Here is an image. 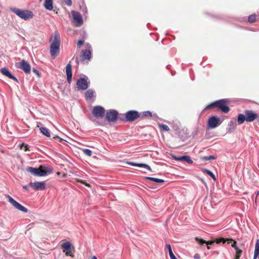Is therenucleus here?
I'll use <instances>...</instances> for the list:
<instances>
[{
	"label": "nucleus",
	"mask_w": 259,
	"mask_h": 259,
	"mask_svg": "<svg viewBox=\"0 0 259 259\" xmlns=\"http://www.w3.org/2000/svg\"><path fill=\"white\" fill-rule=\"evenodd\" d=\"M2 55L3 54L1 52H0V57L2 56Z\"/></svg>",
	"instance_id": "obj_57"
},
{
	"label": "nucleus",
	"mask_w": 259,
	"mask_h": 259,
	"mask_svg": "<svg viewBox=\"0 0 259 259\" xmlns=\"http://www.w3.org/2000/svg\"><path fill=\"white\" fill-rule=\"evenodd\" d=\"M228 102V100L227 99H223L215 101L217 108L222 112L227 113L230 110V108L227 105Z\"/></svg>",
	"instance_id": "obj_5"
},
{
	"label": "nucleus",
	"mask_w": 259,
	"mask_h": 259,
	"mask_svg": "<svg viewBox=\"0 0 259 259\" xmlns=\"http://www.w3.org/2000/svg\"><path fill=\"white\" fill-rule=\"evenodd\" d=\"M235 259H240V258H238V257H235Z\"/></svg>",
	"instance_id": "obj_59"
},
{
	"label": "nucleus",
	"mask_w": 259,
	"mask_h": 259,
	"mask_svg": "<svg viewBox=\"0 0 259 259\" xmlns=\"http://www.w3.org/2000/svg\"><path fill=\"white\" fill-rule=\"evenodd\" d=\"M29 185L32 187L35 191L44 190L46 188V183L45 182H30Z\"/></svg>",
	"instance_id": "obj_13"
},
{
	"label": "nucleus",
	"mask_w": 259,
	"mask_h": 259,
	"mask_svg": "<svg viewBox=\"0 0 259 259\" xmlns=\"http://www.w3.org/2000/svg\"><path fill=\"white\" fill-rule=\"evenodd\" d=\"M244 114H239L237 116V123L239 125L242 124L245 121L251 122L257 119L258 115L252 110H245Z\"/></svg>",
	"instance_id": "obj_2"
},
{
	"label": "nucleus",
	"mask_w": 259,
	"mask_h": 259,
	"mask_svg": "<svg viewBox=\"0 0 259 259\" xmlns=\"http://www.w3.org/2000/svg\"><path fill=\"white\" fill-rule=\"evenodd\" d=\"M194 258L195 259H200V256H199V255L198 254H196L194 255Z\"/></svg>",
	"instance_id": "obj_49"
},
{
	"label": "nucleus",
	"mask_w": 259,
	"mask_h": 259,
	"mask_svg": "<svg viewBox=\"0 0 259 259\" xmlns=\"http://www.w3.org/2000/svg\"><path fill=\"white\" fill-rule=\"evenodd\" d=\"M140 118V113L136 110H130L125 113V121L132 122L136 119Z\"/></svg>",
	"instance_id": "obj_6"
},
{
	"label": "nucleus",
	"mask_w": 259,
	"mask_h": 259,
	"mask_svg": "<svg viewBox=\"0 0 259 259\" xmlns=\"http://www.w3.org/2000/svg\"><path fill=\"white\" fill-rule=\"evenodd\" d=\"M26 170L31 173L32 175L35 176H39V177H43L45 176V174L41 172L40 171V167L39 168H37L35 167L27 166L26 168Z\"/></svg>",
	"instance_id": "obj_14"
},
{
	"label": "nucleus",
	"mask_w": 259,
	"mask_h": 259,
	"mask_svg": "<svg viewBox=\"0 0 259 259\" xmlns=\"http://www.w3.org/2000/svg\"><path fill=\"white\" fill-rule=\"evenodd\" d=\"M222 121L218 117L213 116L210 117L208 120V126L210 128H214L220 125Z\"/></svg>",
	"instance_id": "obj_9"
},
{
	"label": "nucleus",
	"mask_w": 259,
	"mask_h": 259,
	"mask_svg": "<svg viewBox=\"0 0 259 259\" xmlns=\"http://www.w3.org/2000/svg\"><path fill=\"white\" fill-rule=\"evenodd\" d=\"M84 44V40H79L77 42V46H80Z\"/></svg>",
	"instance_id": "obj_46"
},
{
	"label": "nucleus",
	"mask_w": 259,
	"mask_h": 259,
	"mask_svg": "<svg viewBox=\"0 0 259 259\" xmlns=\"http://www.w3.org/2000/svg\"><path fill=\"white\" fill-rule=\"evenodd\" d=\"M195 240L200 245H203L204 244H206L207 245V248L208 249H210L209 247L208 246V245H212L215 241H206L205 240L202 239H201V238H199L198 237H196L195 238Z\"/></svg>",
	"instance_id": "obj_20"
},
{
	"label": "nucleus",
	"mask_w": 259,
	"mask_h": 259,
	"mask_svg": "<svg viewBox=\"0 0 259 259\" xmlns=\"http://www.w3.org/2000/svg\"><path fill=\"white\" fill-rule=\"evenodd\" d=\"M216 107L217 108V103H215V101L209 104L206 107L205 109L207 108H213Z\"/></svg>",
	"instance_id": "obj_39"
},
{
	"label": "nucleus",
	"mask_w": 259,
	"mask_h": 259,
	"mask_svg": "<svg viewBox=\"0 0 259 259\" xmlns=\"http://www.w3.org/2000/svg\"><path fill=\"white\" fill-rule=\"evenodd\" d=\"M87 47L88 48V49L92 50V47L89 43L87 44Z\"/></svg>",
	"instance_id": "obj_50"
},
{
	"label": "nucleus",
	"mask_w": 259,
	"mask_h": 259,
	"mask_svg": "<svg viewBox=\"0 0 259 259\" xmlns=\"http://www.w3.org/2000/svg\"><path fill=\"white\" fill-rule=\"evenodd\" d=\"M51 42L50 46V54L53 58H55L59 53L60 40V36L57 31L55 32L54 36L50 39Z\"/></svg>",
	"instance_id": "obj_1"
},
{
	"label": "nucleus",
	"mask_w": 259,
	"mask_h": 259,
	"mask_svg": "<svg viewBox=\"0 0 259 259\" xmlns=\"http://www.w3.org/2000/svg\"><path fill=\"white\" fill-rule=\"evenodd\" d=\"M104 108L100 106H96L93 108L92 113L94 116L97 118H102L105 114Z\"/></svg>",
	"instance_id": "obj_10"
},
{
	"label": "nucleus",
	"mask_w": 259,
	"mask_h": 259,
	"mask_svg": "<svg viewBox=\"0 0 259 259\" xmlns=\"http://www.w3.org/2000/svg\"><path fill=\"white\" fill-rule=\"evenodd\" d=\"M10 10L18 17L24 20L31 19L34 16L33 12L29 10H22L16 8H11Z\"/></svg>",
	"instance_id": "obj_3"
},
{
	"label": "nucleus",
	"mask_w": 259,
	"mask_h": 259,
	"mask_svg": "<svg viewBox=\"0 0 259 259\" xmlns=\"http://www.w3.org/2000/svg\"><path fill=\"white\" fill-rule=\"evenodd\" d=\"M167 249L168 250L169 255L170 256V259H177V258L176 257V256L174 255L172 251V249L171 248V246L170 244H167L166 246Z\"/></svg>",
	"instance_id": "obj_26"
},
{
	"label": "nucleus",
	"mask_w": 259,
	"mask_h": 259,
	"mask_svg": "<svg viewBox=\"0 0 259 259\" xmlns=\"http://www.w3.org/2000/svg\"><path fill=\"white\" fill-rule=\"evenodd\" d=\"M84 12H85V13H87V8L86 7L85 8Z\"/></svg>",
	"instance_id": "obj_55"
},
{
	"label": "nucleus",
	"mask_w": 259,
	"mask_h": 259,
	"mask_svg": "<svg viewBox=\"0 0 259 259\" xmlns=\"http://www.w3.org/2000/svg\"><path fill=\"white\" fill-rule=\"evenodd\" d=\"M154 178L153 177H145V179H147V180H150V181H153L154 180Z\"/></svg>",
	"instance_id": "obj_48"
},
{
	"label": "nucleus",
	"mask_w": 259,
	"mask_h": 259,
	"mask_svg": "<svg viewBox=\"0 0 259 259\" xmlns=\"http://www.w3.org/2000/svg\"><path fill=\"white\" fill-rule=\"evenodd\" d=\"M6 197L8 198V201L16 208L18 210L23 212H27L28 210L27 208L23 206L15 200H14L11 196L9 194H6Z\"/></svg>",
	"instance_id": "obj_7"
},
{
	"label": "nucleus",
	"mask_w": 259,
	"mask_h": 259,
	"mask_svg": "<svg viewBox=\"0 0 259 259\" xmlns=\"http://www.w3.org/2000/svg\"><path fill=\"white\" fill-rule=\"evenodd\" d=\"M44 7L49 11H52L53 9L52 0H45Z\"/></svg>",
	"instance_id": "obj_21"
},
{
	"label": "nucleus",
	"mask_w": 259,
	"mask_h": 259,
	"mask_svg": "<svg viewBox=\"0 0 259 259\" xmlns=\"http://www.w3.org/2000/svg\"><path fill=\"white\" fill-rule=\"evenodd\" d=\"M138 166L139 167H144V168H146L147 169L150 170V171H152V169L150 167V166L147 164H145V163H139V165H138Z\"/></svg>",
	"instance_id": "obj_33"
},
{
	"label": "nucleus",
	"mask_w": 259,
	"mask_h": 259,
	"mask_svg": "<svg viewBox=\"0 0 259 259\" xmlns=\"http://www.w3.org/2000/svg\"><path fill=\"white\" fill-rule=\"evenodd\" d=\"M71 14L76 26H80L83 23L82 17L81 14L76 11H72Z\"/></svg>",
	"instance_id": "obj_12"
},
{
	"label": "nucleus",
	"mask_w": 259,
	"mask_h": 259,
	"mask_svg": "<svg viewBox=\"0 0 259 259\" xmlns=\"http://www.w3.org/2000/svg\"><path fill=\"white\" fill-rule=\"evenodd\" d=\"M9 78H11V79L14 80V81H15L17 82H18V79L12 74H11V75L10 76Z\"/></svg>",
	"instance_id": "obj_45"
},
{
	"label": "nucleus",
	"mask_w": 259,
	"mask_h": 259,
	"mask_svg": "<svg viewBox=\"0 0 259 259\" xmlns=\"http://www.w3.org/2000/svg\"><path fill=\"white\" fill-rule=\"evenodd\" d=\"M82 151L83 153L87 156H91L92 154V151L89 149H83Z\"/></svg>",
	"instance_id": "obj_36"
},
{
	"label": "nucleus",
	"mask_w": 259,
	"mask_h": 259,
	"mask_svg": "<svg viewBox=\"0 0 259 259\" xmlns=\"http://www.w3.org/2000/svg\"><path fill=\"white\" fill-rule=\"evenodd\" d=\"M1 72L3 75H5L6 76L9 78L12 74L9 70L6 67L2 68L1 69Z\"/></svg>",
	"instance_id": "obj_25"
},
{
	"label": "nucleus",
	"mask_w": 259,
	"mask_h": 259,
	"mask_svg": "<svg viewBox=\"0 0 259 259\" xmlns=\"http://www.w3.org/2000/svg\"><path fill=\"white\" fill-rule=\"evenodd\" d=\"M159 126L160 127H161L162 128L163 131H164L168 132L169 131H170L169 127L166 124L161 123V124H159Z\"/></svg>",
	"instance_id": "obj_34"
},
{
	"label": "nucleus",
	"mask_w": 259,
	"mask_h": 259,
	"mask_svg": "<svg viewBox=\"0 0 259 259\" xmlns=\"http://www.w3.org/2000/svg\"><path fill=\"white\" fill-rule=\"evenodd\" d=\"M171 157L173 159H175L177 161H186L188 164H191L193 163V161L191 159V157L189 156H177L174 155H171Z\"/></svg>",
	"instance_id": "obj_15"
},
{
	"label": "nucleus",
	"mask_w": 259,
	"mask_h": 259,
	"mask_svg": "<svg viewBox=\"0 0 259 259\" xmlns=\"http://www.w3.org/2000/svg\"><path fill=\"white\" fill-rule=\"evenodd\" d=\"M18 68L22 69L26 74H29L30 73L31 67L29 63L25 61L22 60L19 63Z\"/></svg>",
	"instance_id": "obj_11"
},
{
	"label": "nucleus",
	"mask_w": 259,
	"mask_h": 259,
	"mask_svg": "<svg viewBox=\"0 0 259 259\" xmlns=\"http://www.w3.org/2000/svg\"><path fill=\"white\" fill-rule=\"evenodd\" d=\"M140 118H143L145 117H152V113L150 111H145L140 113Z\"/></svg>",
	"instance_id": "obj_24"
},
{
	"label": "nucleus",
	"mask_w": 259,
	"mask_h": 259,
	"mask_svg": "<svg viewBox=\"0 0 259 259\" xmlns=\"http://www.w3.org/2000/svg\"><path fill=\"white\" fill-rule=\"evenodd\" d=\"M256 17L257 16L255 14H252L250 15L248 17V22L250 23L254 22L256 20Z\"/></svg>",
	"instance_id": "obj_31"
},
{
	"label": "nucleus",
	"mask_w": 259,
	"mask_h": 259,
	"mask_svg": "<svg viewBox=\"0 0 259 259\" xmlns=\"http://www.w3.org/2000/svg\"><path fill=\"white\" fill-rule=\"evenodd\" d=\"M23 189H25L26 190H28V186H23Z\"/></svg>",
	"instance_id": "obj_51"
},
{
	"label": "nucleus",
	"mask_w": 259,
	"mask_h": 259,
	"mask_svg": "<svg viewBox=\"0 0 259 259\" xmlns=\"http://www.w3.org/2000/svg\"><path fill=\"white\" fill-rule=\"evenodd\" d=\"M92 259H97V258L96 256H94L92 257Z\"/></svg>",
	"instance_id": "obj_53"
},
{
	"label": "nucleus",
	"mask_w": 259,
	"mask_h": 259,
	"mask_svg": "<svg viewBox=\"0 0 259 259\" xmlns=\"http://www.w3.org/2000/svg\"><path fill=\"white\" fill-rule=\"evenodd\" d=\"M204 172L206 173L208 175H209L211 178H212L213 180H215V177L214 174L209 169L204 168L203 170Z\"/></svg>",
	"instance_id": "obj_30"
},
{
	"label": "nucleus",
	"mask_w": 259,
	"mask_h": 259,
	"mask_svg": "<svg viewBox=\"0 0 259 259\" xmlns=\"http://www.w3.org/2000/svg\"><path fill=\"white\" fill-rule=\"evenodd\" d=\"M216 159V157L213 155H210L208 156H203L200 157V159L202 161H205L210 160H214Z\"/></svg>",
	"instance_id": "obj_27"
},
{
	"label": "nucleus",
	"mask_w": 259,
	"mask_h": 259,
	"mask_svg": "<svg viewBox=\"0 0 259 259\" xmlns=\"http://www.w3.org/2000/svg\"><path fill=\"white\" fill-rule=\"evenodd\" d=\"M40 171H41V172L45 174V176L52 173L53 170V168L51 167L46 166L44 165L40 166Z\"/></svg>",
	"instance_id": "obj_19"
},
{
	"label": "nucleus",
	"mask_w": 259,
	"mask_h": 259,
	"mask_svg": "<svg viewBox=\"0 0 259 259\" xmlns=\"http://www.w3.org/2000/svg\"><path fill=\"white\" fill-rule=\"evenodd\" d=\"M258 255H255V254H254L253 258V259H256Z\"/></svg>",
	"instance_id": "obj_52"
},
{
	"label": "nucleus",
	"mask_w": 259,
	"mask_h": 259,
	"mask_svg": "<svg viewBox=\"0 0 259 259\" xmlns=\"http://www.w3.org/2000/svg\"><path fill=\"white\" fill-rule=\"evenodd\" d=\"M96 97L95 92L94 90L88 89L84 93V97L87 100H91Z\"/></svg>",
	"instance_id": "obj_17"
},
{
	"label": "nucleus",
	"mask_w": 259,
	"mask_h": 259,
	"mask_svg": "<svg viewBox=\"0 0 259 259\" xmlns=\"http://www.w3.org/2000/svg\"><path fill=\"white\" fill-rule=\"evenodd\" d=\"M62 248L63 249V251L65 252L66 251H70L71 249V244L69 242H66L64 243L62 245Z\"/></svg>",
	"instance_id": "obj_22"
},
{
	"label": "nucleus",
	"mask_w": 259,
	"mask_h": 259,
	"mask_svg": "<svg viewBox=\"0 0 259 259\" xmlns=\"http://www.w3.org/2000/svg\"><path fill=\"white\" fill-rule=\"evenodd\" d=\"M32 71L33 72H34L38 77H40L41 73H40V72L38 70H37L36 69H35L34 68H32Z\"/></svg>",
	"instance_id": "obj_41"
},
{
	"label": "nucleus",
	"mask_w": 259,
	"mask_h": 259,
	"mask_svg": "<svg viewBox=\"0 0 259 259\" xmlns=\"http://www.w3.org/2000/svg\"><path fill=\"white\" fill-rule=\"evenodd\" d=\"M41 133L42 135L46 136L47 137H50L51 136L49 130L46 127H41L39 128Z\"/></svg>",
	"instance_id": "obj_23"
},
{
	"label": "nucleus",
	"mask_w": 259,
	"mask_h": 259,
	"mask_svg": "<svg viewBox=\"0 0 259 259\" xmlns=\"http://www.w3.org/2000/svg\"><path fill=\"white\" fill-rule=\"evenodd\" d=\"M235 251H236L235 257L240 258V257L242 254V252H243L242 250L240 249H238L236 250Z\"/></svg>",
	"instance_id": "obj_37"
},
{
	"label": "nucleus",
	"mask_w": 259,
	"mask_h": 259,
	"mask_svg": "<svg viewBox=\"0 0 259 259\" xmlns=\"http://www.w3.org/2000/svg\"><path fill=\"white\" fill-rule=\"evenodd\" d=\"M53 139L54 140H58V141H61L63 140L61 138H60L59 137H58L57 136H55L53 137Z\"/></svg>",
	"instance_id": "obj_47"
},
{
	"label": "nucleus",
	"mask_w": 259,
	"mask_h": 259,
	"mask_svg": "<svg viewBox=\"0 0 259 259\" xmlns=\"http://www.w3.org/2000/svg\"><path fill=\"white\" fill-rule=\"evenodd\" d=\"M232 242H234L233 244H232V247L234 248V249L236 250L239 248L236 245L237 242L236 241H234L233 239H227V242L228 244Z\"/></svg>",
	"instance_id": "obj_29"
},
{
	"label": "nucleus",
	"mask_w": 259,
	"mask_h": 259,
	"mask_svg": "<svg viewBox=\"0 0 259 259\" xmlns=\"http://www.w3.org/2000/svg\"><path fill=\"white\" fill-rule=\"evenodd\" d=\"M64 3L68 6H71L72 5V1L71 0H64Z\"/></svg>",
	"instance_id": "obj_43"
},
{
	"label": "nucleus",
	"mask_w": 259,
	"mask_h": 259,
	"mask_svg": "<svg viewBox=\"0 0 259 259\" xmlns=\"http://www.w3.org/2000/svg\"><path fill=\"white\" fill-rule=\"evenodd\" d=\"M124 117H125V113L124 114H118V120H119L120 121L125 122L126 121H125Z\"/></svg>",
	"instance_id": "obj_38"
},
{
	"label": "nucleus",
	"mask_w": 259,
	"mask_h": 259,
	"mask_svg": "<svg viewBox=\"0 0 259 259\" xmlns=\"http://www.w3.org/2000/svg\"><path fill=\"white\" fill-rule=\"evenodd\" d=\"M229 128H228V131L229 132H231L232 131H233L236 128V124L233 121H230L229 124Z\"/></svg>",
	"instance_id": "obj_28"
},
{
	"label": "nucleus",
	"mask_w": 259,
	"mask_h": 259,
	"mask_svg": "<svg viewBox=\"0 0 259 259\" xmlns=\"http://www.w3.org/2000/svg\"><path fill=\"white\" fill-rule=\"evenodd\" d=\"M66 73L67 75V80L68 83L70 84L72 81V66L70 62H69L66 66Z\"/></svg>",
	"instance_id": "obj_16"
},
{
	"label": "nucleus",
	"mask_w": 259,
	"mask_h": 259,
	"mask_svg": "<svg viewBox=\"0 0 259 259\" xmlns=\"http://www.w3.org/2000/svg\"><path fill=\"white\" fill-rule=\"evenodd\" d=\"M153 181L155 183H161L164 182V180L158 179V178H154V180Z\"/></svg>",
	"instance_id": "obj_40"
},
{
	"label": "nucleus",
	"mask_w": 259,
	"mask_h": 259,
	"mask_svg": "<svg viewBox=\"0 0 259 259\" xmlns=\"http://www.w3.org/2000/svg\"><path fill=\"white\" fill-rule=\"evenodd\" d=\"M25 150V151H27V146H26Z\"/></svg>",
	"instance_id": "obj_56"
},
{
	"label": "nucleus",
	"mask_w": 259,
	"mask_h": 259,
	"mask_svg": "<svg viewBox=\"0 0 259 259\" xmlns=\"http://www.w3.org/2000/svg\"><path fill=\"white\" fill-rule=\"evenodd\" d=\"M76 62L77 63V64H78V63H79V61H78V59H77V58H76Z\"/></svg>",
	"instance_id": "obj_54"
},
{
	"label": "nucleus",
	"mask_w": 259,
	"mask_h": 259,
	"mask_svg": "<svg viewBox=\"0 0 259 259\" xmlns=\"http://www.w3.org/2000/svg\"><path fill=\"white\" fill-rule=\"evenodd\" d=\"M254 254L259 255V240L257 239L255 245V249Z\"/></svg>",
	"instance_id": "obj_32"
},
{
	"label": "nucleus",
	"mask_w": 259,
	"mask_h": 259,
	"mask_svg": "<svg viewBox=\"0 0 259 259\" xmlns=\"http://www.w3.org/2000/svg\"><path fill=\"white\" fill-rule=\"evenodd\" d=\"M226 241H227V239H225V238H218L215 240V242L217 243V244H220L221 243H223V244H224Z\"/></svg>",
	"instance_id": "obj_35"
},
{
	"label": "nucleus",
	"mask_w": 259,
	"mask_h": 259,
	"mask_svg": "<svg viewBox=\"0 0 259 259\" xmlns=\"http://www.w3.org/2000/svg\"><path fill=\"white\" fill-rule=\"evenodd\" d=\"M82 57L83 60H89L92 57V50L89 49H85L81 51Z\"/></svg>",
	"instance_id": "obj_18"
},
{
	"label": "nucleus",
	"mask_w": 259,
	"mask_h": 259,
	"mask_svg": "<svg viewBox=\"0 0 259 259\" xmlns=\"http://www.w3.org/2000/svg\"><path fill=\"white\" fill-rule=\"evenodd\" d=\"M118 113L114 109L107 111L106 113V119L109 122H113L118 120Z\"/></svg>",
	"instance_id": "obj_8"
},
{
	"label": "nucleus",
	"mask_w": 259,
	"mask_h": 259,
	"mask_svg": "<svg viewBox=\"0 0 259 259\" xmlns=\"http://www.w3.org/2000/svg\"><path fill=\"white\" fill-rule=\"evenodd\" d=\"M88 79L89 78L87 76L79 78L76 81L75 88L78 91L87 90L90 84V81Z\"/></svg>",
	"instance_id": "obj_4"
},
{
	"label": "nucleus",
	"mask_w": 259,
	"mask_h": 259,
	"mask_svg": "<svg viewBox=\"0 0 259 259\" xmlns=\"http://www.w3.org/2000/svg\"><path fill=\"white\" fill-rule=\"evenodd\" d=\"M77 182L85 185L86 186H90V185L84 180H77Z\"/></svg>",
	"instance_id": "obj_42"
},
{
	"label": "nucleus",
	"mask_w": 259,
	"mask_h": 259,
	"mask_svg": "<svg viewBox=\"0 0 259 259\" xmlns=\"http://www.w3.org/2000/svg\"><path fill=\"white\" fill-rule=\"evenodd\" d=\"M57 174L58 175H59L60 173L59 172H58Z\"/></svg>",
	"instance_id": "obj_58"
},
{
	"label": "nucleus",
	"mask_w": 259,
	"mask_h": 259,
	"mask_svg": "<svg viewBox=\"0 0 259 259\" xmlns=\"http://www.w3.org/2000/svg\"><path fill=\"white\" fill-rule=\"evenodd\" d=\"M126 163L128 164H130V165H131L133 166H138V165H139V163H136V162H134L130 161V162H127Z\"/></svg>",
	"instance_id": "obj_44"
}]
</instances>
